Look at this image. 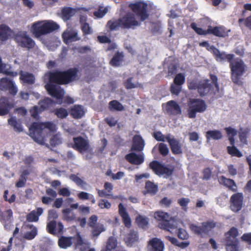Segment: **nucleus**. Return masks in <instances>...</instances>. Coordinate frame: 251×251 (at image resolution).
<instances>
[{"label":"nucleus","instance_id":"56","mask_svg":"<svg viewBox=\"0 0 251 251\" xmlns=\"http://www.w3.org/2000/svg\"><path fill=\"white\" fill-rule=\"evenodd\" d=\"M136 222L139 226L144 227L148 225V220L147 218L143 217L142 216H139L136 219Z\"/></svg>","mask_w":251,"mask_h":251},{"label":"nucleus","instance_id":"6","mask_svg":"<svg viewBox=\"0 0 251 251\" xmlns=\"http://www.w3.org/2000/svg\"><path fill=\"white\" fill-rule=\"evenodd\" d=\"M188 106L187 115L191 119L195 118L197 113H203L207 108L204 100L200 99H190Z\"/></svg>","mask_w":251,"mask_h":251},{"label":"nucleus","instance_id":"53","mask_svg":"<svg viewBox=\"0 0 251 251\" xmlns=\"http://www.w3.org/2000/svg\"><path fill=\"white\" fill-rule=\"evenodd\" d=\"M117 245L116 239L112 236L110 237L107 242L106 247L111 251L116 248Z\"/></svg>","mask_w":251,"mask_h":251},{"label":"nucleus","instance_id":"42","mask_svg":"<svg viewBox=\"0 0 251 251\" xmlns=\"http://www.w3.org/2000/svg\"><path fill=\"white\" fill-rule=\"evenodd\" d=\"M52 112L57 118L61 119L66 118L69 114L67 109L63 107L55 108L53 110Z\"/></svg>","mask_w":251,"mask_h":251},{"label":"nucleus","instance_id":"31","mask_svg":"<svg viewBox=\"0 0 251 251\" xmlns=\"http://www.w3.org/2000/svg\"><path fill=\"white\" fill-rule=\"evenodd\" d=\"M43 212V209L41 207H38L36 210H33L26 215V221L29 222H37L39 220V217Z\"/></svg>","mask_w":251,"mask_h":251},{"label":"nucleus","instance_id":"13","mask_svg":"<svg viewBox=\"0 0 251 251\" xmlns=\"http://www.w3.org/2000/svg\"><path fill=\"white\" fill-rule=\"evenodd\" d=\"M0 90L4 92L8 91L9 94L13 96H15L18 92L17 87L13 81L6 77L0 79Z\"/></svg>","mask_w":251,"mask_h":251},{"label":"nucleus","instance_id":"7","mask_svg":"<svg viewBox=\"0 0 251 251\" xmlns=\"http://www.w3.org/2000/svg\"><path fill=\"white\" fill-rule=\"evenodd\" d=\"M238 235V230L234 227H231L225 233L224 243L226 251H238L239 241L237 238Z\"/></svg>","mask_w":251,"mask_h":251},{"label":"nucleus","instance_id":"11","mask_svg":"<svg viewBox=\"0 0 251 251\" xmlns=\"http://www.w3.org/2000/svg\"><path fill=\"white\" fill-rule=\"evenodd\" d=\"M216 226V223L213 221H207L201 223V226L195 224L190 225V229L196 234L202 235L207 234L209 232Z\"/></svg>","mask_w":251,"mask_h":251},{"label":"nucleus","instance_id":"51","mask_svg":"<svg viewBox=\"0 0 251 251\" xmlns=\"http://www.w3.org/2000/svg\"><path fill=\"white\" fill-rule=\"evenodd\" d=\"M185 81V75L183 74H177L174 79V83L177 85L181 86L183 85Z\"/></svg>","mask_w":251,"mask_h":251},{"label":"nucleus","instance_id":"62","mask_svg":"<svg viewBox=\"0 0 251 251\" xmlns=\"http://www.w3.org/2000/svg\"><path fill=\"white\" fill-rule=\"evenodd\" d=\"M98 205L101 209H109L111 206L110 202H109L107 200L105 199L100 200L99 201Z\"/></svg>","mask_w":251,"mask_h":251},{"label":"nucleus","instance_id":"60","mask_svg":"<svg viewBox=\"0 0 251 251\" xmlns=\"http://www.w3.org/2000/svg\"><path fill=\"white\" fill-rule=\"evenodd\" d=\"M182 87L175 83L172 84L170 87V91L173 95H178L181 90Z\"/></svg>","mask_w":251,"mask_h":251},{"label":"nucleus","instance_id":"58","mask_svg":"<svg viewBox=\"0 0 251 251\" xmlns=\"http://www.w3.org/2000/svg\"><path fill=\"white\" fill-rule=\"evenodd\" d=\"M62 16L67 20H69L73 16V9L71 7H66L62 10Z\"/></svg>","mask_w":251,"mask_h":251},{"label":"nucleus","instance_id":"18","mask_svg":"<svg viewBox=\"0 0 251 251\" xmlns=\"http://www.w3.org/2000/svg\"><path fill=\"white\" fill-rule=\"evenodd\" d=\"M148 248L149 251H164V244L160 239L154 237L148 241Z\"/></svg>","mask_w":251,"mask_h":251},{"label":"nucleus","instance_id":"48","mask_svg":"<svg viewBox=\"0 0 251 251\" xmlns=\"http://www.w3.org/2000/svg\"><path fill=\"white\" fill-rule=\"evenodd\" d=\"M106 26L111 31L116 30L118 27H121L120 18L115 21H109L107 23Z\"/></svg>","mask_w":251,"mask_h":251},{"label":"nucleus","instance_id":"15","mask_svg":"<svg viewBox=\"0 0 251 251\" xmlns=\"http://www.w3.org/2000/svg\"><path fill=\"white\" fill-rule=\"evenodd\" d=\"M243 196L241 193H235L231 196L230 199L231 210L235 212L240 211L243 205Z\"/></svg>","mask_w":251,"mask_h":251},{"label":"nucleus","instance_id":"4","mask_svg":"<svg viewBox=\"0 0 251 251\" xmlns=\"http://www.w3.org/2000/svg\"><path fill=\"white\" fill-rule=\"evenodd\" d=\"M208 79L198 80L192 79L188 81V88L191 90H197L201 97L206 96L213 93V85Z\"/></svg>","mask_w":251,"mask_h":251},{"label":"nucleus","instance_id":"49","mask_svg":"<svg viewBox=\"0 0 251 251\" xmlns=\"http://www.w3.org/2000/svg\"><path fill=\"white\" fill-rule=\"evenodd\" d=\"M92 228V234L93 237H98L102 232L105 231V228L102 224L98 225Z\"/></svg>","mask_w":251,"mask_h":251},{"label":"nucleus","instance_id":"45","mask_svg":"<svg viewBox=\"0 0 251 251\" xmlns=\"http://www.w3.org/2000/svg\"><path fill=\"white\" fill-rule=\"evenodd\" d=\"M191 27L197 34L199 35H206L207 34H209L210 26H208L207 30H204L201 27H197V24L195 23H192L191 24Z\"/></svg>","mask_w":251,"mask_h":251},{"label":"nucleus","instance_id":"38","mask_svg":"<svg viewBox=\"0 0 251 251\" xmlns=\"http://www.w3.org/2000/svg\"><path fill=\"white\" fill-rule=\"evenodd\" d=\"M166 238L174 245L180 247L181 249L187 247L190 244V242L188 241L179 242L176 238L169 236H166Z\"/></svg>","mask_w":251,"mask_h":251},{"label":"nucleus","instance_id":"26","mask_svg":"<svg viewBox=\"0 0 251 251\" xmlns=\"http://www.w3.org/2000/svg\"><path fill=\"white\" fill-rule=\"evenodd\" d=\"M124 240L127 246H132L135 243L139 241L138 232L134 230H130V231L126 234Z\"/></svg>","mask_w":251,"mask_h":251},{"label":"nucleus","instance_id":"23","mask_svg":"<svg viewBox=\"0 0 251 251\" xmlns=\"http://www.w3.org/2000/svg\"><path fill=\"white\" fill-rule=\"evenodd\" d=\"M125 158L130 164L137 165L142 164L144 161L143 154H137L133 152L126 154Z\"/></svg>","mask_w":251,"mask_h":251},{"label":"nucleus","instance_id":"39","mask_svg":"<svg viewBox=\"0 0 251 251\" xmlns=\"http://www.w3.org/2000/svg\"><path fill=\"white\" fill-rule=\"evenodd\" d=\"M223 135L220 131L218 130H208L206 133V138L207 140L211 139L213 140H219L222 138Z\"/></svg>","mask_w":251,"mask_h":251},{"label":"nucleus","instance_id":"50","mask_svg":"<svg viewBox=\"0 0 251 251\" xmlns=\"http://www.w3.org/2000/svg\"><path fill=\"white\" fill-rule=\"evenodd\" d=\"M158 151L159 153L164 157L166 156L169 152V150L167 145L163 143L158 144Z\"/></svg>","mask_w":251,"mask_h":251},{"label":"nucleus","instance_id":"46","mask_svg":"<svg viewBox=\"0 0 251 251\" xmlns=\"http://www.w3.org/2000/svg\"><path fill=\"white\" fill-rule=\"evenodd\" d=\"M226 149L228 153L232 156L241 157L243 156L241 151L235 146L231 147L227 146Z\"/></svg>","mask_w":251,"mask_h":251},{"label":"nucleus","instance_id":"55","mask_svg":"<svg viewBox=\"0 0 251 251\" xmlns=\"http://www.w3.org/2000/svg\"><path fill=\"white\" fill-rule=\"evenodd\" d=\"M30 228H32L30 231L27 232L25 234V238L27 240H32L35 238L37 234V228L33 225L30 226Z\"/></svg>","mask_w":251,"mask_h":251},{"label":"nucleus","instance_id":"21","mask_svg":"<svg viewBox=\"0 0 251 251\" xmlns=\"http://www.w3.org/2000/svg\"><path fill=\"white\" fill-rule=\"evenodd\" d=\"M63 42L68 44L72 42L79 41L80 38L78 36L77 32L74 30L64 31L62 35Z\"/></svg>","mask_w":251,"mask_h":251},{"label":"nucleus","instance_id":"29","mask_svg":"<svg viewBox=\"0 0 251 251\" xmlns=\"http://www.w3.org/2000/svg\"><path fill=\"white\" fill-rule=\"evenodd\" d=\"M158 190V185L157 184L150 180H147L146 182L145 190L143 191V193L144 195L149 194L151 196H154L157 193Z\"/></svg>","mask_w":251,"mask_h":251},{"label":"nucleus","instance_id":"40","mask_svg":"<svg viewBox=\"0 0 251 251\" xmlns=\"http://www.w3.org/2000/svg\"><path fill=\"white\" fill-rule=\"evenodd\" d=\"M162 164L156 160H153L150 162L149 167L157 175L160 176V172L163 166Z\"/></svg>","mask_w":251,"mask_h":251},{"label":"nucleus","instance_id":"14","mask_svg":"<svg viewBox=\"0 0 251 251\" xmlns=\"http://www.w3.org/2000/svg\"><path fill=\"white\" fill-rule=\"evenodd\" d=\"M74 144L72 147L80 153L88 151L90 147L89 141L81 136L73 138Z\"/></svg>","mask_w":251,"mask_h":251},{"label":"nucleus","instance_id":"61","mask_svg":"<svg viewBox=\"0 0 251 251\" xmlns=\"http://www.w3.org/2000/svg\"><path fill=\"white\" fill-rule=\"evenodd\" d=\"M8 193H9V191L8 190H6L4 191V194H3V196L4 200L5 201L8 202L9 203H13L15 201L16 196L15 195V194H13L11 196L10 198L8 199L7 197Z\"/></svg>","mask_w":251,"mask_h":251},{"label":"nucleus","instance_id":"52","mask_svg":"<svg viewBox=\"0 0 251 251\" xmlns=\"http://www.w3.org/2000/svg\"><path fill=\"white\" fill-rule=\"evenodd\" d=\"M56 222L55 220H52L48 223L47 225V229L48 232L51 234L56 233Z\"/></svg>","mask_w":251,"mask_h":251},{"label":"nucleus","instance_id":"17","mask_svg":"<svg viewBox=\"0 0 251 251\" xmlns=\"http://www.w3.org/2000/svg\"><path fill=\"white\" fill-rule=\"evenodd\" d=\"M166 110L167 114L170 116H177L181 114L182 113L179 105L173 100L167 102Z\"/></svg>","mask_w":251,"mask_h":251},{"label":"nucleus","instance_id":"30","mask_svg":"<svg viewBox=\"0 0 251 251\" xmlns=\"http://www.w3.org/2000/svg\"><path fill=\"white\" fill-rule=\"evenodd\" d=\"M144 141L140 135H135L133 138L132 150L140 151L144 147Z\"/></svg>","mask_w":251,"mask_h":251},{"label":"nucleus","instance_id":"37","mask_svg":"<svg viewBox=\"0 0 251 251\" xmlns=\"http://www.w3.org/2000/svg\"><path fill=\"white\" fill-rule=\"evenodd\" d=\"M54 101L50 98H45L39 101L38 104L41 109V111H44L52 106Z\"/></svg>","mask_w":251,"mask_h":251},{"label":"nucleus","instance_id":"12","mask_svg":"<svg viewBox=\"0 0 251 251\" xmlns=\"http://www.w3.org/2000/svg\"><path fill=\"white\" fill-rule=\"evenodd\" d=\"M121 28L123 29H134L135 26L140 25L139 23L136 20L133 13H127L120 18Z\"/></svg>","mask_w":251,"mask_h":251},{"label":"nucleus","instance_id":"9","mask_svg":"<svg viewBox=\"0 0 251 251\" xmlns=\"http://www.w3.org/2000/svg\"><path fill=\"white\" fill-rule=\"evenodd\" d=\"M128 7L142 22L149 17L148 4L145 1L139 0L134 3H131L128 5Z\"/></svg>","mask_w":251,"mask_h":251},{"label":"nucleus","instance_id":"54","mask_svg":"<svg viewBox=\"0 0 251 251\" xmlns=\"http://www.w3.org/2000/svg\"><path fill=\"white\" fill-rule=\"evenodd\" d=\"M174 171V167L173 166H171L170 167H168L164 165H163L161 171L160 172V175H166L168 176H171Z\"/></svg>","mask_w":251,"mask_h":251},{"label":"nucleus","instance_id":"36","mask_svg":"<svg viewBox=\"0 0 251 251\" xmlns=\"http://www.w3.org/2000/svg\"><path fill=\"white\" fill-rule=\"evenodd\" d=\"M108 108L111 111H122L125 108L123 104L117 100H112L109 102Z\"/></svg>","mask_w":251,"mask_h":251},{"label":"nucleus","instance_id":"59","mask_svg":"<svg viewBox=\"0 0 251 251\" xmlns=\"http://www.w3.org/2000/svg\"><path fill=\"white\" fill-rule=\"evenodd\" d=\"M177 234L178 238L181 240H187L189 238V234L187 231L183 228H179Z\"/></svg>","mask_w":251,"mask_h":251},{"label":"nucleus","instance_id":"25","mask_svg":"<svg viewBox=\"0 0 251 251\" xmlns=\"http://www.w3.org/2000/svg\"><path fill=\"white\" fill-rule=\"evenodd\" d=\"M19 75L20 80L23 84L32 85L35 83V78L32 74L21 71Z\"/></svg>","mask_w":251,"mask_h":251},{"label":"nucleus","instance_id":"47","mask_svg":"<svg viewBox=\"0 0 251 251\" xmlns=\"http://www.w3.org/2000/svg\"><path fill=\"white\" fill-rule=\"evenodd\" d=\"M81 29L83 33V35L85 36L92 34L93 31L89 24L86 22L83 23L80 21Z\"/></svg>","mask_w":251,"mask_h":251},{"label":"nucleus","instance_id":"33","mask_svg":"<svg viewBox=\"0 0 251 251\" xmlns=\"http://www.w3.org/2000/svg\"><path fill=\"white\" fill-rule=\"evenodd\" d=\"M12 30L10 28L4 25H0V40L1 41H6L11 33Z\"/></svg>","mask_w":251,"mask_h":251},{"label":"nucleus","instance_id":"5","mask_svg":"<svg viewBox=\"0 0 251 251\" xmlns=\"http://www.w3.org/2000/svg\"><path fill=\"white\" fill-rule=\"evenodd\" d=\"M229 68L232 81L235 84H240V79L246 70V66L244 61L240 59H233L229 63Z\"/></svg>","mask_w":251,"mask_h":251},{"label":"nucleus","instance_id":"20","mask_svg":"<svg viewBox=\"0 0 251 251\" xmlns=\"http://www.w3.org/2000/svg\"><path fill=\"white\" fill-rule=\"evenodd\" d=\"M13 107V104L5 97L0 98V116L7 115Z\"/></svg>","mask_w":251,"mask_h":251},{"label":"nucleus","instance_id":"24","mask_svg":"<svg viewBox=\"0 0 251 251\" xmlns=\"http://www.w3.org/2000/svg\"><path fill=\"white\" fill-rule=\"evenodd\" d=\"M230 31V30L227 29L223 26H215L214 27L210 26L209 34H213L217 37H226L228 36V32Z\"/></svg>","mask_w":251,"mask_h":251},{"label":"nucleus","instance_id":"27","mask_svg":"<svg viewBox=\"0 0 251 251\" xmlns=\"http://www.w3.org/2000/svg\"><path fill=\"white\" fill-rule=\"evenodd\" d=\"M219 181L220 184L224 185L228 188L229 190L233 192H236L237 191V185L233 179L227 178L222 176L220 177Z\"/></svg>","mask_w":251,"mask_h":251},{"label":"nucleus","instance_id":"34","mask_svg":"<svg viewBox=\"0 0 251 251\" xmlns=\"http://www.w3.org/2000/svg\"><path fill=\"white\" fill-rule=\"evenodd\" d=\"M73 237L61 236L58 240V244L62 249H67L71 246L73 244Z\"/></svg>","mask_w":251,"mask_h":251},{"label":"nucleus","instance_id":"64","mask_svg":"<svg viewBox=\"0 0 251 251\" xmlns=\"http://www.w3.org/2000/svg\"><path fill=\"white\" fill-rule=\"evenodd\" d=\"M244 22L245 25L249 29H251V15L247 17L245 19L240 18L238 20L239 24Z\"/></svg>","mask_w":251,"mask_h":251},{"label":"nucleus","instance_id":"44","mask_svg":"<svg viewBox=\"0 0 251 251\" xmlns=\"http://www.w3.org/2000/svg\"><path fill=\"white\" fill-rule=\"evenodd\" d=\"M79 199L82 200H90L92 204L96 202V200L93 195L85 192H80L77 194Z\"/></svg>","mask_w":251,"mask_h":251},{"label":"nucleus","instance_id":"32","mask_svg":"<svg viewBox=\"0 0 251 251\" xmlns=\"http://www.w3.org/2000/svg\"><path fill=\"white\" fill-rule=\"evenodd\" d=\"M85 112L81 105H75L70 110V114L72 117L78 119L81 118L84 115Z\"/></svg>","mask_w":251,"mask_h":251},{"label":"nucleus","instance_id":"57","mask_svg":"<svg viewBox=\"0 0 251 251\" xmlns=\"http://www.w3.org/2000/svg\"><path fill=\"white\" fill-rule=\"evenodd\" d=\"M190 201L188 198H182L177 200V203L183 210L186 211L187 210V205Z\"/></svg>","mask_w":251,"mask_h":251},{"label":"nucleus","instance_id":"22","mask_svg":"<svg viewBox=\"0 0 251 251\" xmlns=\"http://www.w3.org/2000/svg\"><path fill=\"white\" fill-rule=\"evenodd\" d=\"M118 209L119 214L122 217L124 224L125 226L129 228L131 226V220L126 208L122 203H120L118 205Z\"/></svg>","mask_w":251,"mask_h":251},{"label":"nucleus","instance_id":"19","mask_svg":"<svg viewBox=\"0 0 251 251\" xmlns=\"http://www.w3.org/2000/svg\"><path fill=\"white\" fill-rule=\"evenodd\" d=\"M166 139L168 142L173 154H179L182 153L181 145L178 140L174 138H171L170 134L166 136Z\"/></svg>","mask_w":251,"mask_h":251},{"label":"nucleus","instance_id":"2","mask_svg":"<svg viewBox=\"0 0 251 251\" xmlns=\"http://www.w3.org/2000/svg\"><path fill=\"white\" fill-rule=\"evenodd\" d=\"M59 25L52 20H44L36 22L32 24L31 32L34 36L38 38L57 30Z\"/></svg>","mask_w":251,"mask_h":251},{"label":"nucleus","instance_id":"8","mask_svg":"<svg viewBox=\"0 0 251 251\" xmlns=\"http://www.w3.org/2000/svg\"><path fill=\"white\" fill-rule=\"evenodd\" d=\"M13 39L18 47L30 50L34 48L35 41L27 34L26 31H19L14 35Z\"/></svg>","mask_w":251,"mask_h":251},{"label":"nucleus","instance_id":"41","mask_svg":"<svg viewBox=\"0 0 251 251\" xmlns=\"http://www.w3.org/2000/svg\"><path fill=\"white\" fill-rule=\"evenodd\" d=\"M64 219L67 221L75 220L76 217L75 214L72 212V209L68 208L63 209L62 211Z\"/></svg>","mask_w":251,"mask_h":251},{"label":"nucleus","instance_id":"3","mask_svg":"<svg viewBox=\"0 0 251 251\" xmlns=\"http://www.w3.org/2000/svg\"><path fill=\"white\" fill-rule=\"evenodd\" d=\"M53 127V124L50 122L45 123L34 122L29 129L30 135L36 142L40 145H44L45 144V139L43 135V130L47 128L51 130Z\"/></svg>","mask_w":251,"mask_h":251},{"label":"nucleus","instance_id":"28","mask_svg":"<svg viewBox=\"0 0 251 251\" xmlns=\"http://www.w3.org/2000/svg\"><path fill=\"white\" fill-rule=\"evenodd\" d=\"M124 54L123 52L117 51L109 62L110 65L114 67H118L120 66L124 59Z\"/></svg>","mask_w":251,"mask_h":251},{"label":"nucleus","instance_id":"16","mask_svg":"<svg viewBox=\"0 0 251 251\" xmlns=\"http://www.w3.org/2000/svg\"><path fill=\"white\" fill-rule=\"evenodd\" d=\"M211 49L212 50V53L215 59L218 61L226 60L229 63L234 59V55L229 53L226 54L225 52H220L215 47H213Z\"/></svg>","mask_w":251,"mask_h":251},{"label":"nucleus","instance_id":"1","mask_svg":"<svg viewBox=\"0 0 251 251\" xmlns=\"http://www.w3.org/2000/svg\"><path fill=\"white\" fill-rule=\"evenodd\" d=\"M78 69L74 67L65 71L55 70L49 72L46 75L48 76L49 82L45 84V88L48 93L58 100L60 104L63 103L62 100L64 95V91L60 85H67L77 80Z\"/></svg>","mask_w":251,"mask_h":251},{"label":"nucleus","instance_id":"35","mask_svg":"<svg viewBox=\"0 0 251 251\" xmlns=\"http://www.w3.org/2000/svg\"><path fill=\"white\" fill-rule=\"evenodd\" d=\"M13 217V212L11 209H9L0 213V221L6 224V222H10ZM5 224V227H6Z\"/></svg>","mask_w":251,"mask_h":251},{"label":"nucleus","instance_id":"10","mask_svg":"<svg viewBox=\"0 0 251 251\" xmlns=\"http://www.w3.org/2000/svg\"><path fill=\"white\" fill-rule=\"evenodd\" d=\"M154 218L156 220L161 222L158 226L161 229L170 231L171 229L176 228V226L171 223L170 219L171 217L167 212L162 211H156L154 213Z\"/></svg>","mask_w":251,"mask_h":251},{"label":"nucleus","instance_id":"43","mask_svg":"<svg viewBox=\"0 0 251 251\" xmlns=\"http://www.w3.org/2000/svg\"><path fill=\"white\" fill-rule=\"evenodd\" d=\"M9 125L12 126L15 131L21 132L22 131V126L20 123H18L16 119L14 117H11L8 120Z\"/></svg>","mask_w":251,"mask_h":251},{"label":"nucleus","instance_id":"63","mask_svg":"<svg viewBox=\"0 0 251 251\" xmlns=\"http://www.w3.org/2000/svg\"><path fill=\"white\" fill-rule=\"evenodd\" d=\"M132 77H129L125 82V86L126 89H131L138 87V84L132 82Z\"/></svg>","mask_w":251,"mask_h":251}]
</instances>
